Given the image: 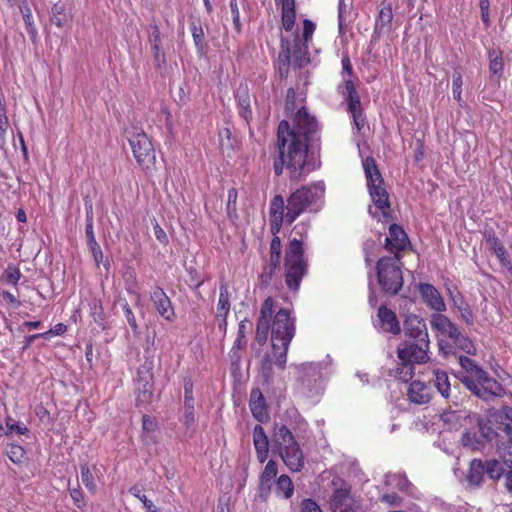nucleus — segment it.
I'll return each instance as SVG.
<instances>
[{
	"mask_svg": "<svg viewBox=\"0 0 512 512\" xmlns=\"http://www.w3.org/2000/svg\"><path fill=\"white\" fill-rule=\"evenodd\" d=\"M493 254L498 258L500 264L502 267L512 270V261L508 256L507 250L502 244L500 247H498Z\"/></svg>",
	"mask_w": 512,
	"mask_h": 512,
	"instance_id": "052dcab7",
	"label": "nucleus"
},
{
	"mask_svg": "<svg viewBox=\"0 0 512 512\" xmlns=\"http://www.w3.org/2000/svg\"><path fill=\"white\" fill-rule=\"evenodd\" d=\"M280 456L286 466L293 472L301 471L304 466V455L298 443L282 448Z\"/></svg>",
	"mask_w": 512,
	"mask_h": 512,
	"instance_id": "dca6fc26",
	"label": "nucleus"
},
{
	"mask_svg": "<svg viewBox=\"0 0 512 512\" xmlns=\"http://www.w3.org/2000/svg\"><path fill=\"white\" fill-rule=\"evenodd\" d=\"M128 141L139 166L148 169L154 164L156 156L153 144L147 134L138 128L129 132Z\"/></svg>",
	"mask_w": 512,
	"mask_h": 512,
	"instance_id": "6e6552de",
	"label": "nucleus"
},
{
	"mask_svg": "<svg viewBox=\"0 0 512 512\" xmlns=\"http://www.w3.org/2000/svg\"><path fill=\"white\" fill-rule=\"evenodd\" d=\"M153 362L152 361H146L144 364H142L137 371V378H136V385L137 384H143V383H151L153 382Z\"/></svg>",
	"mask_w": 512,
	"mask_h": 512,
	"instance_id": "49530a36",
	"label": "nucleus"
},
{
	"mask_svg": "<svg viewBox=\"0 0 512 512\" xmlns=\"http://www.w3.org/2000/svg\"><path fill=\"white\" fill-rule=\"evenodd\" d=\"M380 322V328L384 332L397 335L401 331L400 323L397 319L396 314L385 306H381L378 309L377 314Z\"/></svg>",
	"mask_w": 512,
	"mask_h": 512,
	"instance_id": "412c9836",
	"label": "nucleus"
},
{
	"mask_svg": "<svg viewBox=\"0 0 512 512\" xmlns=\"http://www.w3.org/2000/svg\"><path fill=\"white\" fill-rule=\"evenodd\" d=\"M385 484L392 489H398L407 494H411L414 488L406 476L400 473L386 474Z\"/></svg>",
	"mask_w": 512,
	"mask_h": 512,
	"instance_id": "c756f323",
	"label": "nucleus"
},
{
	"mask_svg": "<svg viewBox=\"0 0 512 512\" xmlns=\"http://www.w3.org/2000/svg\"><path fill=\"white\" fill-rule=\"evenodd\" d=\"M453 81V87H452V93L453 97L456 101H461V94H462V85H463V78L460 72H454L452 76Z\"/></svg>",
	"mask_w": 512,
	"mask_h": 512,
	"instance_id": "680f3d73",
	"label": "nucleus"
},
{
	"mask_svg": "<svg viewBox=\"0 0 512 512\" xmlns=\"http://www.w3.org/2000/svg\"><path fill=\"white\" fill-rule=\"evenodd\" d=\"M136 391V402L138 406H146L150 404L153 398V382L148 384H137Z\"/></svg>",
	"mask_w": 512,
	"mask_h": 512,
	"instance_id": "58836bf2",
	"label": "nucleus"
},
{
	"mask_svg": "<svg viewBox=\"0 0 512 512\" xmlns=\"http://www.w3.org/2000/svg\"><path fill=\"white\" fill-rule=\"evenodd\" d=\"M230 292L228 285L222 283L219 287V300L217 303L216 322L219 331L226 333L227 330V316L230 312Z\"/></svg>",
	"mask_w": 512,
	"mask_h": 512,
	"instance_id": "4468645a",
	"label": "nucleus"
},
{
	"mask_svg": "<svg viewBox=\"0 0 512 512\" xmlns=\"http://www.w3.org/2000/svg\"><path fill=\"white\" fill-rule=\"evenodd\" d=\"M277 472V463L274 460H269L260 476L259 489L261 493L270 491L271 481L276 477Z\"/></svg>",
	"mask_w": 512,
	"mask_h": 512,
	"instance_id": "473e14b6",
	"label": "nucleus"
},
{
	"mask_svg": "<svg viewBox=\"0 0 512 512\" xmlns=\"http://www.w3.org/2000/svg\"><path fill=\"white\" fill-rule=\"evenodd\" d=\"M307 272L308 262L304 256L303 241L292 238L289 240L284 256V278L288 289L297 292Z\"/></svg>",
	"mask_w": 512,
	"mask_h": 512,
	"instance_id": "20e7f679",
	"label": "nucleus"
},
{
	"mask_svg": "<svg viewBox=\"0 0 512 512\" xmlns=\"http://www.w3.org/2000/svg\"><path fill=\"white\" fill-rule=\"evenodd\" d=\"M150 300L152 301L157 313L162 318L169 322L174 320L175 311L172 302L163 288L155 286L150 292Z\"/></svg>",
	"mask_w": 512,
	"mask_h": 512,
	"instance_id": "9b49d317",
	"label": "nucleus"
},
{
	"mask_svg": "<svg viewBox=\"0 0 512 512\" xmlns=\"http://www.w3.org/2000/svg\"><path fill=\"white\" fill-rule=\"evenodd\" d=\"M129 492L143 503L146 512H159L157 506H155L151 500L141 493V489L137 485L132 486L129 489Z\"/></svg>",
	"mask_w": 512,
	"mask_h": 512,
	"instance_id": "6e6d98bb",
	"label": "nucleus"
},
{
	"mask_svg": "<svg viewBox=\"0 0 512 512\" xmlns=\"http://www.w3.org/2000/svg\"><path fill=\"white\" fill-rule=\"evenodd\" d=\"M238 107L240 109V115L245 119L248 120L252 115V110L250 107V97L247 93L239 94V90L236 94Z\"/></svg>",
	"mask_w": 512,
	"mask_h": 512,
	"instance_id": "3c124183",
	"label": "nucleus"
},
{
	"mask_svg": "<svg viewBox=\"0 0 512 512\" xmlns=\"http://www.w3.org/2000/svg\"><path fill=\"white\" fill-rule=\"evenodd\" d=\"M461 443L464 447H468L472 450H478L483 445L482 440L479 439V434L471 431L463 433Z\"/></svg>",
	"mask_w": 512,
	"mask_h": 512,
	"instance_id": "8fccbe9b",
	"label": "nucleus"
},
{
	"mask_svg": "<svg viewBox=\"0 0 512 512\" xmlns=\"http://www.w3.org/2000/svg\"><path fill=\"white\" fill-rule=\"evenodd\" d=\"M471 418L475 420L478 427L477 433L479 434V439L482 440L483 443L485 441H491L495 432L490 426L489 421L477 414L471 415Z\"/></svg>",
	"mask_w": 512,
	"mask_h": 512,
	"instance_id": "4c0bfd02",
	"label": "nucleus"
},
{
	"mask_svg": "<svg viewBox=\"0 0 512 512\" xmlns=\"http://www.w3.org/2000/svg\"><path fill=\"white\" fill-rule=\"evenodd\" d=\"M80 474L83 485L90 493L95 494L97 491V484L95 481L94 473L88 464L85 463L80 465Z\"/></svg>",
	"mask_w": 512,
	"mask_h": 512,
	"instance_id": "a19ab883",
	"label": "nucleus"
},
{
	"mask_svg": "<svg viewBox=\"0 0 512 512\" xmlns=\"http://www.w3.org/2000/svg\"><path fill=\"white\" fill-rule=\"evenodd\" d=\"M184 424L190 427L195 422L193 383L190 379L184 381Z\"/></svg>",
	"mask_w": 512,
	"mask_h": 512,
	"instance_id": "5701e85b",
	"label": "nucleus"
},
{
	"mask_svg": "<svg viewBox=\"0 0 512 512\" xmlns=\"http://www.w3.org/2000/svg\"><path fill=\"white\" fill-rule=\"evenodd\" d=\"M394 375L403 382L410 381L414 375L413 364L409 362H402L401 365L396 368Z\"/></svg>",
	"mask_w": 512,
	"mask_h": 512,
	"instance_id": "5fc2aeb1",
	"label": "nucleus"
},
{
	"mask_svg": "<svg viewBox=\"0 0 512 512\" xmlns=\"http://www.w3.org/2000/svg\"><path fill=\"white\" fill-rule=\"evenodd\" d=\"M6 427L8 434L16 433L19 435H24L28 432V428L24 424L15 422L11 418L6 420Z\"/></svg>",
	"mask_w": 512,
	"mask_h": 512,
	"instance_id": "0e129e2a",
	"label": "nucleus"
},
{
	"mask_svg": "<svg viewBox=\"0 0 512 512\" xmlns=\"http://www.w3.org/2000/svg\"><path fill=\"white\" fill-rule=\"evenodd\" d=\"M429 340L425 341H408L401 342L397 347V356L401 362H409L411 364H422L429 360L428 349Z\"/></svg>",
	"mask_w": 512,
	"mask_h": 512,
	"instance_id": "1a4fd4ad",
	"label": "nucleus"
},
{
	"mask_svg": "<svg viewBox=\"0 0 512 512\" xmlns=\"http://www.w3.org/2000/svg\"><path fill=\"white\" fill-rule=\"evenodd\" d=\"M125 288L129 294L135 295L136 298L140 299L139 285L137 282L136 274L134 271L126 272L124 276Z\"/></svg>",
	"mask_w": 512,
	"mask_h": 512,
	"instance_id": "603ef678",
	"label": "nucleus"
},
{
	"mask_svg": "<svg viewBox=\"0 0 512 512\" xmlns=\"http://www.w3.org/2000/svg\"><path fill=\"white\" fill-rule=\"evenodd\" d=\"M20 11L22 13L23 20L26 25V30H27L28 34L30 35L32 41H35L36 37H37V29H36L34 21H33L31 9L29 8V6L27 4H25L23 6H20Z\"/></svg>",
	"mask_w": 512,
	"mask_h": 512,
	"instance_id": "de8ad7c7",
	"label": "nucleus"
},
{
	"mask_svg": "<svg viewBox=\"0 0 512 512\" xmlns=\"http://www.w3.org/2000/svg\"><path fill=\"white\" fill-rule=\"evenodd\" d=\"M484 239L486 243L489 245V248L494 252L498 247L502 245V242L497 237L495 231L493 229H485L483 233Z\"/></svg>",
	"mask_w": 512,
	"mask_h": 512,
	"instance_id": "e2e57ef3",
	"label": "nucleus"
},
{
	"mask_svg": "<svg viewBox=\"0 0 512 512\" xmlns=\"http://www.w3.org/2000/svg\"><path fill=\"white\" fill-rule=\"evenodd\" d=\"M485 468L483 460L473 459L470 462L469 470L466 475L467 483L470 487H479L484 481Z\"/></svg>",
	"mask_w": 512,
	"mask_h": 512,
	"instance_id": "c85d7f7f",
	"label": "nucleus"
},
{
	"mask_svg": "<svg viewBox=\"0 0 512 512\" xmlns=\"http://www.w3.org/2000/svg\"><path fill=\"white\" fill-rule=\"evenodd\" d=\"M402 266L399 256H383L378 260L377 280L384 293L396 295L402 289Z\"/></svg>",
	"mask_w": 512,
	"mask_h": 512,
	"instance_id": "423d86ee",
	"label": "nucleus"
},
{
	"mask_svg": "<svg viewBox=\"0 0 512 512\" xmlns=\"http://www.w3.org/2000/svg\"><path fill=\"white\" fill-rule=\"evenodd\" d=\"M408 398L415 404H426L431 399L430 388L421 381H413L408 388Z\"/></svg>",
	"mask_w": 512,
	"mask_h": 512,
	"instance_id": "b1692460",
	"label": "nucleus"
},
{
	"mask_svg": "<svg viewBox=\"0 0 512 512\" xmlns=\"http://www.w3.org/2000/svg\"><path fill=\"white\" fill-rule=\"evenodd\" d=\"M282 259V245L279 236L272 238L269 247V261L273 266L280 265Z\"/></svg>",
	"mask_w": 512,
	"mask_h": 512,
	"instance_id": "c03bdc74",
	"label": "nucleus"
},
{
	"mask_svg": "<svg viewBox=\"0 0 512 512\" xmlns=\"http://www.w3.org/2000/svg\"><path fill=\"white\" fill-rule=\"evenodd\" d=\"M21 276L22 274L20 270L17 267L11 265H9L4 272L5 281L14 287L17 286Z\"/></svg>",
	"mask_w": 512,
	"mask_h": 512,
	"instance_id": "bf43d9fd",
	"label": "nucleus"
},
{
	"mask_svg": "<svg viewBox=\"0 0 512 512\" xmlns=\"http://www.w3.org/2000/svg\"><path fill=\"white\" fill-rule=\"evenodd\" d=\"M279 267L280 265L273 266L271 262H268V264L264 266L261 274L259 275V280L263 287H268L270 285L273 276Z\"/></svg>",
	"mask_w": 512,
	"mask_h": 512,
	"instance_id": "4d7b16f0",
	"label": "nucleus"
},
{
	"mask_svg": "<svg viewBox=\"0 0 512 512\" xmlns=\"http://www.w3.org/2000/svg\"><path fill=\"white\" fill-rule=\"evenodd\" d=\"M274 439L280 450L297 443L293 433L284 424L275 425Z\"/></svg>",
	"mask_w": 512,
	"mask_h": 512,
	"instance_id": "7c9ffc66",
	"label": "nucleus"
},
{
	"mask_svg": "<svg viewBox=\"0 0 512 512\" xmlns=\"http://www.w3.org/2000/svg\"><path fill=\"white\" fill-rule=\"evenodd\" d=\"M478 373L479 376L474 382L471 377L461 378V382L475 396L484 401H489L495 397H503L505 395V388L496 379L490 377L485 370Z\"/></svg>",
	"mask_w": 512,
	"mask_h": 512,
	"instance_id": "0eeeda50",
	"label": "nucleus"
},
{
	"mask_svg": "<svg viewBox=\"0 0 512 512\" xmlns=\"http://www.w3.org/2000/svg\"><path fill=\"white\" fill-rule=\"evenodd\" d=\"M69 493L77 508L81 509L85 506V496L79 487L69 488Z\"/></svg>",
	"mask_w": 512,
	"mask_h": 512,
	"instance_id": "338daca9",
	"label": "nucleus"
},
{
	"mask_svg": "<svg viewBox=\"0 0 512 512\" xmlns=\"http://www.w3.org/2000/svg\"><path fill=\"white\" fill-rule=\"evenodd\" d=\"M318 123L305 107L296 111L292 126L288 121H281L277 131L279 156L274 161V173L280 176L284 167L291 180H300L316 169L309 161L308 147L318 140Z\"/></svg>",
	"mask_w": 512,
	"mask_h": 512,
	"instance_id": "f257e3e1",
	"label": "nucleus"
},
{
	"mask_svg": "<svg viewBox=\"0 0 512 512\" xmlns=\"http://www.w3.org/2000/svg\"><path fill=\"white\" fill-rule=\"evenodd\" d=\"M458 361L460 366L465 370L466 375H463L461 378H472V381L474 382L478 376L480 371H484L480 366L476 364L474 360L467 356H459Z\"/></svg>",
	"mask_w": 512,
	"mask_h": 512,
	"instance_id": "e433bc0d",
	"label": "nucleus"
},
{
	"mask_svg": "<svg viewBox=\"0 0 512 512\" xmlns=\"http://www.w3.org/2000/svg\"><path fill=\"white\" fill-rule=\"evenodd\" d=\"M483 466L485 468V475L492 480H498L502 475H504V467L502 463L497 460L483 461Z\"/></svg>",
	"mask_w": 512,
	"mask_h": 512,
	"instance_id": "79ce46f5",
	"label": "nucleus"
},
{
	"mask_svg": "<svg viewBox=\"0 0 512 512\" xmlns=\"http://www.w3.org/2000/svg\"><path fill=\"white\" fill-rule=\"evenodd\" d=\"M393 20L392 5L386 1L382 2V7L375 21L374 32L378 35L389 31Z\"/></svg>",
	"mask_w": 512,
	"mask_h": 512,
	"instance_id": "a878e982",
	"label": "nucleus"
},
{
	"mask_svg": "<svg viewBox=\"0 0 512 512\" xmlns=\"http://www.w3.org/2000/svg\"><path fill=\"white\" fill-rule=\"evenodd\" d=\"M490 80L499 87L500 79L504 75V60L502 52L499 49H490L488 51Z\"/></svg>",
	"mask_w": 512,
	"mask_h": 512,
	"instance_id": "6ab92c4d",
	"label": "nucleus"
},
{
	"mask_svg": "<svg viewBox=\"0 0 512 512\" xmlns=\"http://www.w3.org/2000/svg\"><path fill=\"white\" fill-rule=\"evenodd\" d=\"M90 315L99 326L104 327L106 316L102 306V300L96 296H92L88 300Z\"/></svg>",
	"mask_w": 512,
	"mask_h": 512,
	"instance_id": "72a5a7b5",
	"label": "nucleus"
},
{
	"mask_svg": "<svg viewBox=\"0 0 512 512\" xmlns=\"http://www.w3.org/2000/svg\"><path fill=\"white\" fill-rule=\"evenodd\" d=\"M495 421L497 422V428L503 432L512 429V408L509 406H503L494 415Z\"/></svg>",
	"mask_w": 512,
	"mask_h": 512,
	"instance_id": "c9c22d12",
	"label": "nucleus"
},
{
	"mask_svg": "<svg viewBox=\"0 0 512 512\" xmlns=\"http://www.w3.org/2000/svg\"><path fill=\"white\" fill-rule=\"evenodd\" d=\"M291 61L295 68L304 67L309 63L308 57V45L302 41L300 36L296 34L293 39V45L291 46Z\"/></svg>",
	"mask_w": 512,
	"mask_h": 512,
	"instance_id": "aec40b11",
	"label": "nucleus"
},
{
	"mask_svg": "<svg viewBox=\"0 0 512 512\" xmlns=\"http://www.w3.org/2000/svg\"><path fill=\"white\" fill-rule=\"evenodd\" d=\"M269 333L275 364L283 370L290 343L296 333V318L290 309L275 310V301L272 297H267L261 305L255 340L259 345H264Z\"/></svg>",
	"mask_w": 512,
	"mask_h": 512,
	"instance_id": "f03ea898",
	"label": "nucleus"
},
{
	"mask_svg": "<svg viewBox=\"0 0 512 512\" xmlns=\"http://www.w3.org/2000/svg\"><path fill=\"white\" fill-rule=\"evenodd\" d=\"M452 342L455 347L467 354L473 355L476 352L473 341L462 332Z\"/></svg>",
	"mask_w": 512,
	"mask_h": 512,
	"instance_id": "09e8293b",
	"label": "nucleus"
},
{
	"mask_svg": "<svg viewBox=\"0 0 512 512\" xmlns=\"http://www.w3.org/2000/svg\"><path fill=\"white\" fill-rule=\"evenodd\" d=\"M250 410L255 419L262 422L268 417L266 402L260 389L256 388L251 391Z\"/></svg>",
	"mask_w": 512,
	"mask_h": 512,
	"instance_id": "393cba45",
	"label": "nucleus"
},
{
	"mask_svg": "<svg viewBox=\"0 0 512 512\" xmlns=\"http://www.w3.org/2000/svg\"><path fill=\"white\" fill-rule=\"evenodd\" d=\"M330 506L332 512H365L360 501L346 488H339L333 492Z\"/></svg>",
	"mask_w": 512,
	"mask_h": 512,
	"instance_id": "9d476101",
	"label": "nucleus"
},
{
	"mask_svg": "<svg viewBox=\"0 0 512 512\" xmlns=\"http://www.w3.org/2000/svg\"><path fill=\"white\" fill-rule=\"evenodd\" d=\"M253 444L258 461L264 463L268 457L269 442L264 428L261 425H255L253 429Z\"/></svg>",
	"mask_w": 512,
	"mask_h": 512,
	"instance_id": "4be33fe9",
	"label": "nucleus"
},
{
	"mask_svg": "<svg viewBox=\"0 0 512 512\" xmlns=\"http://www.w3.org/2000/svg\"><path fill=\"white\" fill-rule=\"evenodd\" d=\"M367 188L375 207L386 217L390 210L389 194L384 186V180L374 158L366 157L362 161Z\"/></svg>",
	"mask_w": 512,
	"mask_h": 512,
	"instance_id": "39448f33",
	"label": "nucleus"
},
{
	"mask_svg": "<svg viewBox=\"0 0 512 512\" xmlns=\"http://www.w3.org/2000/svg\"><path fill=\"white\" fill-rule=\"evenodd\" d=\"M325 193L323 182L305 185L292 192L287 199L285 220L292 224L305 212H316L321 206Z\"/></svg>",
	"mask_w": 512,
	"mask_h": 512,
	"instance_id": "7ed1b4c3",
	"label": "nucleus"
},
{
	"mask_svg": "<svg viewBox=\"0 0 512 512\" xmlns=\"http://www.w3.org/2000/svg\"><path fill=\"white\" fill-rule=\"evenodd\" d=\"M149 44L156 67L163 68L166 65V56L162 48L161 33L156 24L150 26Z\"/></svg>",
	"mask_w": 512,
	"mask_h": 512,
	"instance_id": "f3484780",
	"label": "nucleus"
},
{
	"mask_svg": "<svg viewBox=\"0 0 512 512\" xmlns=\"http://www.w3.org/2000/svg\"><path fill=\"white\" fill-rule=\"evenodd\" d=\"M420 294L424 302L433 310L443 312L446 310L445 302L439 291L431 284L421 283L419 286Z\"/></svg>",
	"mask_w": 512,
	"mask_h": 512,
	"instance_id": "a211bd4d",
	"label": "nucleus"
},
{
	"mask_svg": "<svg viewBox=\"0 0 512 512\" xmlns=\"http://www.w3.org/2000/svg\"><path fill=\"white\" fill-rule=\"evenodd\" d=\"M403 331L406 337L415 341L429 340L427 327L422 318L415 314L408 315L403 322Z\"/></svg>",
	"mask_w": 512,
	"mask_h": 512,
	"instance_id": "ddd939ff",
	"label": "nucleus"
},
{
	"mask_svg": "<svg viewBox=\"0 0 512 512\" xmlns=\"http://www.w3.org/2000/svg\"><path fill=\"white\" fill-rule=\"evenodd\" d=\"M409 244V239L403 228L397 224H392L389 227V234L385 239V249L393 256H400V252L403 251Z\"/></svg>",
	"mask_w": 512,
	"mask_h": 512,
	"instance_id": "f8f14e48",
	"label": "nucleus"
},
{
	"mask_svg": "<svg viewBox=\"0 0 512 512\" xmlns=\"http://www.w3.org/2000/svg\"><path fill=\"white\" fill-rule=\"evenodd\" d=\"M276 4L281 5L282 26L286 31H291L295 24L296 10L295 0H275Z\"/></svg>",
	"mask_w": 512,
	"mask_h": 512,
	"instance_id": "bb28decb",
	"label": "nucleus"
},
{
	"mask_svg": "<svg viewBox=\"0 0 512 512\" xmlns=\"http://www.w3.org/2000/svg\"><path fill=\"white\" fill-rule=\"evenodd\" d=\"M191 32H192L193 41H194V44H195V47H196L198 53L201 55L204 54L205 44H204V31H203L202 27L199 25H196V23H192Z\"/></svg>",
	"mask_w": 512,
	"mask_h": 512,
	"instance_id": "864d4df0",
	"label": "nucleus"
},
{
	"mask_svg": "<svg viewBox=\"0 0 512 512\" xmlns=\"http://www.w3.org/2000/svg\"><path fill=\"white\" fill-rule=\"evenodd\" d=\"M294 492L292 480L288 475H281L276 481V493L285 499H289Z\"/></svg>",
	"mask_w": 512,
	"mask_h": 512,
	"instance_id": "ea45409f",
	"label": "nucleus"
},
{
	"mask_svg": "<svg viewBox=\"0 0 512 512\" xmlns=\"http://www.w3.org/2000/svg\"><path fill=\"white\" fill-rule=\"evenodd\" d=\"M434 385L442 397L448 399L450 397L451 384L449 381L448 374L442 370L434 371Z\"/></svg>",
	"mask_w": 512,
	"mask_h": 512,
	"instance_id": "f704fd0d",
	"label": "nucleus"
},
{
	"mask_svg": "<svg viewBox=\"0 0 512 512\" xmlns=\"http://www.w3.org/2000/svg\"><path fill=\"white\" fill-rule=\"evenodd\" d=\"M8 128L9 120L7 117L6 106L3 103H0V150L5 149Z\"/></svg>",
	"mask_w": 512,
	"mask_h": 512,
	"instance_id": "a18cd8bd",
	"label": "nucleus"
},
{
	"mask_svg": "<svg viewBox=\"0 0 512 512\" xmlns=\"http://www.w3.org/2000/svg\"><path fill=\"white\" fill-rule=\"evenodd\" d=\"M301 512H322L320 505L313 499H304L300 504Z\"/></svg>",
	"mask_w": 512,
	"mask_h": 512,
	"instance_id": "774afa93",
	"label": "nucleus"
},
{
	"mask_svg": "<svg viewBox=\"0 0 512 512\" xmlns=\"http://www.w3.org/2000/svg\"><path fill=\"white\" fill-rule=\"evenodd\" d=\"M430 325L432 329L452 341L461 333L460 329L446 315L436 313L431 316Z\"/></svg>",
	"mask_w": 512,
	"mask_h": 512,
	"instance_id": "2eb2a0df",
	"label": "nucleus"
},
{
	"mask_svg": "<svg viewBox=\"0 0 512 512\" xmlns=\"http://www.w3.org/2000/svg\"><path fill=\"white\" fill-rule=\"evenodd\" d=\"M471 418V415L465 410H445L441 414V420L450 430H457L462 426V421Z\"/></svg>",
	"mask_w": 512,
	"mask_h": 512,
	"instance_id": "cd10ccee",
	"label": "nucleus"
},
{
	"mask_svg": "<svg viewBox=\"0 0 512 512\" xmlns=\"http://www.w3.org/2000/svg\"><path fill=\"white\" fill-rule=\"evenodd\" d=\"M285 202L281 195H275L271 202H270V208H269V215L270 218H281L285 219Z\"/></svg>",
	"mask_w": 512,
	"mask_h": 512,
	"instance_id": "37998d69",
	"label": "nucleus"
},
{
	"mask_svg": "<svg viewBox=\"0 0 512 512\" xmlns=\"http://www.w3.org/2000/svg\"><path fill=\"white\" fill-rule=\"evenodd\" d=\"M291 61L290 42L286 38H281V49L278 55V70L281 76L287 75Z\"/></svg>",
	"mask_w": 512,
	"mask_h": 512,
	"instance_id": "2f4dec72",
	"label": "nucleus"
},
{
	"mask_svg": "<svg viewBox=\"0 0 512 512\" xmlns=\"http://www.w3.org/2000/svg\"><path fill=\"white\" fill-rule=\"evenodd\" d=\"M7 456L13 463H20L25 457V450L20 445L11 444L7 449Z\"/></svg>",
	"mask_w": 512,
	"mask_h": 512,
	"instance_id": "13d9d810",
	"label": "nucleus"
},
{
	"mask_svg": "<svg viewBox=\"0 0 512 512\" xmlns=\"http://www.w3.org/2000/svg\"><path fill=\"white\" fill-rule=\"evenodd\" d=\"M122 308L124 311V316L129 324V326L131 327L132 331L134 333H136L138 330V324H137L136 318L134 316V313H133L132 309L130 308L129 304L127 303V301H125L122 304Z\"/></svg>",
	"mask_w": 512,
	"mask_h": 512,
	"instance_id": "69168bd1",
	"label": "nucleus"
}]
</instances>
